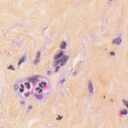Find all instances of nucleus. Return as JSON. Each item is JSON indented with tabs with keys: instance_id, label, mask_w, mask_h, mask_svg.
<instances>
[{
	"instance_id": "nucleus-1",
	"label": "nucleus",
	"mask_w": 128,
	"mask_h": 128,
	"mask_svg": "<svg viewBox=\"0 0 128 128\" xmlns=\"http://www.w3.org/2000/svg\"><path fill=\"white\" fill-rule=\"evenodd\" d=\"M64 52L62 51L60 53L58 54L54 57V60H56V66H58L60 64L61 66H66V62L68 61L70 57L68 56H64ZM62 56L63 57L62 58Z\"/></svg>"
},
{
	"instance_id": "nucleus-2",
	"label": "nucleus",
	"mask_w": 128,
	"mask_h": 128,
	"mask_svg": "<svg viewBox=\"0 0 128 128\" xmlns=\"http://www.w3.org/2000/svg\"><path fill=\"white\" fill-rule=\"evenodd\" d=\"M122 42V38L118 37L117 38H114L111 41V44L114 46V44H117V46H120Z\"/></svg>"
},
{
	"instance_id": "nucleus-3",
	"label": "nucleus",
	"mask_w": 128,
	"mask_h": 128,
	"mask_svg": "<svg viewBox=\"0 0 128 128\" xmlns=\"http://www.w3.org/2000/svg\"><path fill=\"white\" fill-rule=\"evenodd\" d=\"M88 90L90 94L94 92V86L92 85V82L90 80L88 81Z\"/></svg>"
},
{
	"instance_id": "nucleus-4",
	"label": "nucleus",
	"mask_w": 128,
	"mask_h": 128,
	"mask_svg": "<svg viewBox=\"0 0 128 128\" xmlns=\"http://www.w3.org/2000/svg\"><path fill=\"white\" fill-rule=\"evenodd\" d=\"M66 48V42L62 41L60 44V48L61 50H65Z\"/></svg>"
},
{
	"instance_id": "nucleus-5",
	"label": "nucleus",
	"mask_w": 128,
	"mask_h": 128,
	"mask_svg": "<svg viewBox=\"0 0 128 128\" xmlns=\"http://www.w3.org/2000/svg\"><path fill=\"white\" fill-rule=\"evenodd\" d=\"M38 80V78H31L29 79V82H32V84H36Z\"/></svg>"
},
{
	"instance_id": "nucleus-6",
	"label": "nucleus",
	"mask_w": 128,
	"mask_h": 128,
	"mask_svg": "<svg viewBox=\"0 0 128 128\" xmlns=\"http://www.w3.org/2000/svg\"><path fill=\"white\" fill-rule=\"evenodd\" d=\"M24 60H26V58L24 57H22L20 60L19 62H18V66H20V64H22V62H24Z\"/></svg>"
},
{
	"instance_id": "nucleus-7",
	"label": "nucleus",
	"mask_w": 128,
	"mask_h": 128,
	"mask_svg": "<svg viewBox=\"0 0 128 128\" xmlns=\"http://www.w3.org/2000/svg\"><path fill=\"white\" fill-rule=\"evenodd\" d=\"M121 114H124V116H126L128 114V110L126 108H124L121 111Z\"/></svg>"
},
{
	"instance_id": "nucleus-8",
	"label": "nucleus",
	"mask_w": 128,
	"mask_h": 128,
	"mask_svg": "<svg viewBox=\"0 0 128 128\" xmlns=\"http://www.w3.org/2000/svg\"><path fill=\"white\" fill-rule=\"evenodd\" d=\"M40 52H38L36 55V59L40 60Z\"/></svg>"
},
{
	"instance_id": "nucleus-9",
	"label": "nucleus",
	"mask_w": 128,
	"mask_h": 128,
	"mask_svg": "<svg viewBox=\"0 0 128 128\" xmlns=\"http://www.w3.org/2000/svg\"><path fill=\"white\" fill-rule=\"evenodd\" d=\"M52 70H50L47 71V76H52Z\"/></svg>"
},
{
	"instance_id": "nucleus-10",
	"label": "nucleus",
	"mask_w": 128,
	"mask_h": 128,
	"mask_svg": "<svg viewBox=\"0 0 128 128\" xmlns=\"http://www.w3.org/2000/svg\"><path fill=\"white\" fill-rule=\"evenodd\" d=\"M42 84L44 86H46V83L44 82H42L41 84H39V86L42 88Z\"/></svg>"
},
{
	"instance_id": "nucleus-11",
	"label": "nucleus",
	"mask_w": 128,
	"mask_h": 128,
	"mask_svg": "<svg viewBox=\"0 0 128 128\" xmlns=\"http://www.w3.org/2000/svg\"><path fill=\"white\" fill-rule=\"evenodd\" d=\"M8 70H14V66H12V65H10L8 68Z\"/></svg>"
},
{
	"instance_id": "nucleus-12",
	"label": "nucleus",
	"mask_w": 128,
	"mask_h": 128,
	"mask_svg": "<svg viewBox=\"0 0 128 128\" xmlns=\"http://www.w3.org/2000/svg\"><path fill=\"white\" fill-rule=\"evenodd\" d=\"M36 98H38V100H42V95H35Z\"/></svg>"
},
{
	"instance_id": "nucleus-13",
	"label": "nucleus",
	"mask_w": 128,
	"mask_h": 128,
	"mask_svg": "<svg viewBox=\"0 0 128 128\" xmlns=\"http://www.w3.org/2000/svg\"><path fill=\"white\" fill-rule=\"evenodd\" d=\"M18 84H15L14 86V90H18Z\"/></svg>"
},
{
	"instance_id": "nucleus-14",
	"label": "nucleus",
	"mask_w": 128,
	"mask_h": 128,
	"mask_svg": "<svg viewBox=\"0 0 128 128\" xmlns=\"http://www.w3.org/2000/svg\"><path fill=\"white\" fill-rule=\"evenodd\" d=\"M58 118H56V120H62V118H64L63 116L60 117V115L58 116Z\"/></svg>"
},
{
	"instance_id": "nucleus-15",
	"label": "nucleus",
	"mask_w": 128,
	"mask_h": 128,
	"mask_svg": "<svg viewBox=\"0 0 128 128\" xmlns=\"http://www.w3.org/2000/svg\"><path fill=\"white\" fill-rule=\"evenodd\" d=\"M25 86H27V88H30V83L28 82H26L24 84Z\"/></svg>"
},
{
	"instance_id": "nucleus-16",
	"label": "nucleus",
	"mask_w": 128,
	"mask_h": 128,
	"mask_svg": "<svg viewBox=\"0 0 128 128\" xmlns=\"http://www.w3.org/2000/svg\"><path fill=\"white\" fill-rule=\"evenodd\" d=\"M38 62H40V59H36V60H34V64H38Z\"/></svg>"
},
{
	"instance_id": "nucleus-17",
	"label": "nucleus",
	"mask_w": 128,
	"mask_h": 128,
	"mask_svg": "<svg viewBox=\"0 0 128 128\" xmlns=\"http://www.w3.org/2000/svg\"><path fill=\"white\" fill-rule=\"evenodd\" d=\"M36 90H39L38 94H40L42 92V90L40 89V88H36Z\"/></svg>"
},
{
	"instance_id": "nucleus-18",
	"label": "nucleus",
	"mask_w": 128,
	"mask_h": 128,
	"mask_svg": "<svg viewBox=\"0 0 128 128\" xmlns=\"http://www.w3.org/2000/svg\"><path fill=\"white\" fill-rule=\"evenodd\" d=\"M60 68V66H57L56 68L55 72H58Z\"/></svg>"
},
{
	"instance_id": "nucleus-19",
	"label": "nucleus",
	"mask_w": 128,
	"mask_h": 128,
	"mask_svg": "<svg viewBox=\"0 0 128 128\" xmlns=\"http://www.w3.org/2000/svg\"><path fill=\"white\" fill-rule=\"evenodd\" d=\"M110 56H116V53H114V52H112L110 53Z\"/></svg>"
},
{
	"instance_id": "nucleus-20",
	"label": "nucleus",
	"mask_w": 128,
	"mask_h": 128,
	"mask_svg": "<svg viewBox=\"0 0 128 128\" xmlns=\"http://www.w3.org/2000/svg\"><path fill=\"white\" fill-rule=\"evenodd\" d=\"M72 76H78V72H74L72 74Z\"/></svg>"
},
{
	"instance_id": "nucleus-21",
	"label": "nucleus",
	"mask_w": 128,
	"mask_h": 128,
	"mask_svg": "<svg viewBox=\"0 0 128 128\" xmlns=\"http://www.w3.org/2000/svg\"><path fill=\"white\" fill-rule=\"evenodd\" d=\"M25 96L28 97V96H30V92H28L27 93H25L24 94Z\"/></svg>"
},
{
	"instance_id": "nucleus-22",
	"label": "nucleus",
	"mask_w": 128,
	"mask_h": 128,
	"mask_svg": "<svg viewBox=\"0 0 128 128\" xmlns=\"http://www.w3.org/2000/svg\"><path fill=\"white\" fill-rule=\"evenodd\" d=\"M26 104V102L24 101H21L20 104Z\"/></svg>"
},
{
	"instance_id": "nucleus-23",
	"label": "nucleus",
	"mask_w": 128,
	"mask_h": 128,
	"mask_svg": "<svg viewBox=\"0 0 128 128\" xmlns=\"http://www.w3.org/2000/svg\"><path fill=\"white\" fill-rule=\"evenodd\" d=\"M32 106H30L28 107V110H32Z\"/></svg>"
},
{
	"instance_id": "nucleus-24",
	"label": "nucleus",
	"mask_w": 128,
	"mask_h": 128,
	"mask_svg": "<svg viewBox=\"0 0 128 128\" xmlns=\"http://www.w3.org/2000/svg\"><path fill=\"white\" fill-rule=\"evenodd\" d=\"M20 92H24V88H22V89H20Z\"/></svg>"
},
{
	"instance_id": "nucleus-25",
	"label": "nucleus",
	"mask_w": 128,
	"mask_h": 128,
	"mask_svg": "<svg viewBox=\"0 0 128 128\" xmlns=\"http://www.w3.org/2000/svg\"><path fill=\"white\" fill-rule=\"evenodd\" d=\"M21 87L22 88H24V84H21Z\"/></svg>"
},
{
	"instance_id": "nucleus-26",
	"label": "nucleus",
	"mask_w": 128,
	"mask_h": 128,
	"mask_svg": "<svg viewBox=\"0 0 128 128\" xmlns=\"http://www.w3.org/2000/svg\"><path fill=\"white\" fill-rule=\"evenodd\" d=\"M110 101L112 102H114V100H111Z\"/></svg>"
},
{
	"instance_id": "nucleus-27",
	"label": "nucleus",
	"mask_w": 128,
	"mask_h": 128,
	"mask_svg": "<svg viewBox=\"0 0 128 128\" xmlns=\"http://www.w3.org/2000/svg\"><path fill=\"white\" fill-rule=\"evenodd\" d=\"M104 98H106V96H104Z\"/></svg>"
},
{
	"instance_id": "nucleus-28",
	"label": "nucleus",
	"mask_w": 128,
	"mask_h": 128,
	"mask_svg": "<svg viewBox=\"0 0 128 128\" xmlns=\"http://www.w3.org/2000/svg\"><path fill=\"white\" fill-rule=\"evenodd\" d=\"M110 0V2H112L113 0Z\"/></svg>"
},
{
	"instance_id": "nucleus-29",
	"label": "nucleus",
	"mask_w": 128,
	"mask_h": 128,
	"mask_svg": "<svg viewBox=\"0 0 128 128\" xmlns=\"http://www.w3.org/2000/svg\"><path fill=\"white\" fill-rule=\"evenodd\" d=\"M62 82H64V80H63Z\"/></svg>"
}]
</instances>
